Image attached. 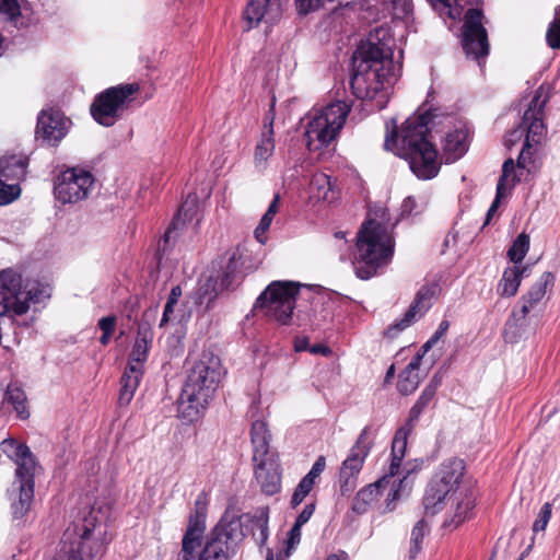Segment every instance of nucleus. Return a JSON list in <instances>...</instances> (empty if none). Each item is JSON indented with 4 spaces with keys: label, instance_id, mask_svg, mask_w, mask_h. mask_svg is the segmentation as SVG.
<instances>
[{
    "label": "nucleus",
    "instance_id": "obj_1",
    "mask_svg": "<svg viewBox=\"0 0 560 560\" xmlns=\"http://www.w3.org/2000/svg\"><path fill=\"white\" fill-rule=\"evenodd\" d=\"M540 97L539 89L525 110L521 124L506 138L509 145L514 144L522 137H524V142L517 156V162L515 163L513 159H508L502 165V174L497 184L498 198L506 197L512 188L521 182L525 173L536 174L541 166L542 147L547 139V127L542 118L546 101H540Z\"/></svg>",
    "mask_w": 560,
    "mask_h": 560
},
{
    "label": "nucleus",
    "instance_id": "obj_2",
    "mask_svg": "<svg viewBox=\"0 0 560 560\" xmlns=\"http://www.w3.org/2000/svg\"><path fill=\"white\" fill-rule=\"evenodd\" d=\"M431 115L415 114L406 119L399 131L393 129L385 137L384 148L408 161L410 170L420 179L435 177L441 161L435 147L427 139Z\"/></svg>",
    "mask_w": 560,
    "mask_h": 560
},
{
    "label": "nucleus",
    "instance_id": "obj_3",
    "mask_svg": "<svg viewBox=\"0 0 560 560\" xmlns=\"http://www.w3.org/2000/svg\"><path fill=\"white\" fill-rule=\"evenodd\" d=\"M393 69L392 51L384 43L369 39L353 55L351 89L361 100H376L383 108L387 101V84Z\"/></svg>",
    "mask_w": 560,
    "mask_h": 560
},
{
    "label": "nucleus",
    "instance_id": "obj_4",
    "mask_svg": "<svg viewBox=\"0 0 560 560\" xmlns=\"http://www.w3.org/2000/svg\"><path fill=\"white\" fill-rule=\"evenodd\" d=\"M220 377V359L212 353H203L188 373L177 400L178 416L189 422L198 419L213 398Z\"/></svg>",
    "mask_w": 560,
    "mask_h": 560
},
{
    "label": "nucleus",
    "instance_id": "obj_5",
    "mask_svg": "<svg viewBox=\"0 0 560 560\" xmlns=\"http://www.w3.org/2000/svg\"><path fill=\"white\" fill-rule=\"evenodd\" d=\"M94 508L82 510L66 528L54 560H93L104 552V532Z\"/></svg>",
    "mask_w": 560,
    "mask_h": 560
},
{
    "label": "nucleus",
    "instance_id": "obj_6",
    "mask_svg": "<svg viewBox=\"0 0 560 560\" xmlns=\"http://www.w3.org/2000/svg\"><path fill=\"white\" fill-rule=\"evenodd\" d=\"M394 254V238L388 228L369 219L358 233L357 254L353 260L355 275L368 280L386 266Z\"/></svg>",
    "mask_w": 560,
    "mask_h": 560
},
{
    "label": "nucleus",
    "instance_id": "obj_7",
    "mask_svg": "<svg viewBox=\"0 0 560 560\" xmlns=\"http://www.w3.org/2000/svg\"><path fill=\"white\" fill-rule=\"evenodd\" d=\"M1 450L16 465L11 490V508L13 517L22 518L28 512L34 499V478L38 464L30 447L14 439L2 441Z\"/></svg>",
    "mask_w": 560,
    "mask_h": 560
},
{
    "label": "nucleus",
    "instance_id": "obj_8",
    "mask_svg": "<svg viewBox=\"0 0 560 560\" xmlns=\"http://www.w3.org/2000/svg\"><path fill=\"white\" fill-rule=\"evenodd\" d=\"M466 471L465 462L458 457H450L441 462L434 470L422 499L424 514L434 516L446 508L450 501L459 493Z\"/></svg>",
    "mask_w": 560,
    "mask_h": 560
},
{
    "label": "nucleus",
    "instance_id": "obj_9",
    "mask_svg": "<svg viewBox=\"0 0 560 560\" xmlns=\"http://www.w3.org/2000/svg\"><path fill=\"white\" fill-rule=\"evenodd\" d=\"M350 113V105L337 101L327 106L314 109L305 129L308 150L317 151L330 144L342 129Z\"/></svg>",
    "mask_w": 560,
    "mask_h": 560
},
{
    "label": "nucleus",
    "instance_id": "obj_10",
    "mask_svg": "<svg viewBox=\"0 0 560 560\" xmlns=\"http://www.w3.org/2000/svg\"><path fill=\"white\" fill-rule=\"evenodd\" d=\"M152 340L153 331L150 324H139L137 337L129 354L128 364L121 376V388L118 397L120 406L129 405L133 398L143 376L144 363L148 360Z\"/></svg>",
    "mask_w": 560,
    "mask_h": 560
},
{
    "label": "nucleus",
    "instance_id": "obj_11",
    "mask_svg": "<svg viewBox=\"0 0 560 560\" xmlns=\"http://www.w3.org/2000/svg\"><path fill=\"white\" fill-rule=\"evenodd\" d=\"M139 90L137 83L118 84L104 90L91 104L92 117L102 126H113L129 107Z\"/></svg>",
    "mask_w": 560,
    "mask_h": 560
},
{
    "label": "nucleus",
    "instance_id": "obj_12",
    "mask_svg": "<svg viewBox=\"0 0 560 560\" xmlns=\"http://www.w3.org/2000/svg\"><path fill=\"white\" fill-rule=\"evenodd\" d=\"M299 289L296 282L273 281L259 295L256 307L279 324L287 325L292 318Z\"/></svg>",
    "mask_w": 560,
    "mask_h": 560
},
{
    "label": "nucleus",
    "instance_id": "obj_13",
    "mask_svg": "<svg viewBox=\"0 0 560 560\" xmlns=\"http://www.w3.org/2000/svg\"><path fill=\"white\" fill-rule=\"evenodd\" d=\"M94 183L91 172L81 167H69L56 176L54 195L63 205L77 203L90 196Z\"/></svg>",
    "mask_w": 560,
    "mask_h": 560
},
{
    "label": "nucleus",
    "instance_id": "obj_14",
    "mask_svg": "<svg viewBox=\"0 0 560 560\" xmlns=\"http://www.w3.org/2000/svg\"><path fill=\"white\" fill-rule=\"evenodd\" d=\"M372 445L373 438L371 435V428L365 427L351 447L348 457L341 464L339 479L342 495L350 493L355 488L357 477L363 467Z\"/></svg>",
    "mask_w": 560,
    "mask_h": 560
},
{
    "label": "nucleus",
    "instance_id": "obj_15",
    "mask_svg": "<svg viewBox=\"0 0 560 560\" xmlns=\"http://www.w3.org/2000/svg\"><path fill=\"white\" fill-rule=\"evenodd\" d=\"M435 396V392L431 388H424L410 409L408 421L400 427L393 439L392 443V452H390V474H395L398 471L401 459L405 458L406 448H407V439L410 432L413 429V422L419 418L421 412L428 407V405L433 400Z\"/></svg>",
    "mask_w": 560,
    "mask_h": 560
},
{
    "label": "nucleus",
    "instance_id": "obj_16",
    "mask_svg": "<svg viewBox=\"0 0 560 560\" xmlns=\"http://www.w3.org/2000/svg\"><path fill=\"white\" fill-rule=\"evenodd\" d=\"M482 20L481 10L469 9L465 14L463 26V48L467 56L477 60L487 57L489 52L488 35Z\"/></svg>",
    "mask_w": 560,
    "mask_h": 560
},
{
    "label": "nucleus",
    "instance_id": "obj_17",
    "mask_svg": "<svg viewBox=\"0 0 560 560\" xmlns=\"http://www.w3.org/2000/svg\"><path fill=\"white\" fill-rule=\"evenodd\" d=\"M24 173L25 164L21 160L12 158L0 162V206L9 205L20 196L18 182Z\"/></svg>",
    "mask_w": 560,
    "mask_h": 560
},
{
    "label": "nucleus",
    "instance_id": "obj_18",
    "mask_svg": "<svg viewBox=\"0 0 560 560\" xmlns=\"http://www.w3.org/2000/svg\"><path fill=\"white\" fill-rule=\"evenodd\" d=\"M436 294V285H423L417 292L416 299L405 313L402 319L386 330V335L390 338L396 337L401 330L410 326L417 318H420L430 308Z\"/></svg>",
    "mask_w": 560,
    "mask_h": 560
},
{
    "label": "nucleus",
    "instance_id": "obj_19",
    "mask_svg": "<svg viewBox=\"0 0 560 560\" xmlns=\"http://www.w3.org/2000/svg\"><path fill=\"white\" fill-rule=\"evenodd\" d=\"M68 120L54 110H42L36 126V138L48 145H56L67 133Z\"/></svg>",
    "mask_w": 560,
    "mask_h": 560
},
{
    "label": "nucleus",
    "instance_id": "obj_20",
    "mask_svg": "<svg viewBox=\"0 0 560 560\" xmlns=\"http://www.w3.org/2000/svg\"><path fill=\"white\" fill-rule=\"evenodd\" d=\"M469 141V128L465 122L458 121L442 140L443 156L446 163H453L463 158L468 151Z\"/></svg>",
    "mask_w": 560,
    "mask_h": 560
},
{
    "label": "nucleus",
    "instance_id": "obj_21",
    "mask_svg": "<svg viewBox=\"0 0 560 560\" xmlns=\"http://www.w3.org/2000/svg\"><path fill=\"white\" fill-rule=\"evenodd\" d=\"M256 463L255 477L264 493L272 495L280 491L281 470L278 459L273 456L254 459Z\"/></svg>",
    "mask_w": 560,
    "mask_h": 560
},
{
    "label": "nucleus",
    "instance_id": "obj_22",
    "mask_svg": "<svg viewBox=\"0 0 560 560\" xmlns=\"http://www.w3.org/2000/svg\"><path fill=\"white\" fill-rule=\"evenodd\" d=\"M282 14V5L279 0H249L244 18L249 27L258 25L261 21L266 23L277 22Z\"/></svg>",
    "mask_w": 560,
    "mask_h": 560
},
{
    "label": "nucleus",
    "instance_id": "obj_23",
    "mask_svg": "<svg viewBox=\"0 0 560 560\" xmlns=\"http://www.w3.org/2000/svg\"><path fill=\"white\" fill-rule=\"evenodd\" d=\"M0 13L18 28L27 27L34 23V12L26 0H0Z\"/></svg>",
    "mask_w": 560,
    "mask_h": 560
},
{
    "label": "nucleus",
    "instance_id": "obj_24",
    "mask_svg": "<svg viewBox=\"0 0 560 560\" xmlns=\"http://www.w3.org/2000/svg\"><path fill=\"white\" fill-rule=\"evenodd\" d=\"M398 474L399 470L392 475L389 465L387 472L380 480L361 489L352 501L353 512L357 514L365 513L371 508V505L377 501L381 494V488L387 485L389 479Z\"/></svg>",
    "mask_w": 560,
    "mask_h": 560
},
{
    "label": "nucleus",
    "instance_id": "obj_25",
    "mask_svg": "<svg viewBox=\"0 0 560 560\" xmlns=\"http://www.w3.org/2000/svg\"><path fill=\"white\" fill-rule=\"evenodd\" d=\"M446 506H450V510L446 513L443 526L456 528L470 517L475 501L467 493H459Z\"/></svg>",
    "mask_w": 560,
    "mask_h": 560
},
{
    "label": "nucleus",
    "instance_id": "obj_26",
    "mask_svg": "<svg viewBox=\"0 0 560 560\" xmlns=\"http://www.w3.org/2000/svg\"><path fill=\"white\" fill-rule=\"evenodd\" d=\"M422 354H416L399 374L397 389L402 395L412 394L419 386L421 380L425 376L431 364L421 372Z\"/></svg>",
    "mask_w": 560,
    "mask_h": 560
},
{
    "label": "nucleus",
    "instance_id": "obj_27",
    "mask_svg": "<svg viewBox=\"0 0 560 560\" xmlns=\"http://www.w3.org/2000/svg\"><path fill=\"white\" fill-rule=\"evenodd\" d=\"M198 560H230L229 536L223 529L215 528L207 538Z\"/></svg>",
    "mask_w": 560,
    "mask_h": 560
},
{
    "label": "nucleus",
    "instance_id": "obj_28",
    "mask_svg": "<svg viewBox=\"0 0 560 560\" xmlns=\"http://www.w3.org/2000/svg\"><path fill=\"white\" fill-rule=\"evenodd\" d=\"M555 276L550 271H545L539 279L530 287L528 292L522 296V317L533 310L546 295L548 289L553 287Z\"/></svg>",
    "mask_w": 560,
    "mask_h": 560
},
{
    "label": "nucleus",
    "instance_id": "obj_29",
    "mask_svg": "<svg viewBox=\"0 0 560 560\" xmlns=\"http://www.w3.org/2000/svg\"><path fill=\"white\" fill-rule=\"evenodd\" d=\"M273 120L264 126L260 138L255 147L254 165L257 170L264 171L267 168L268 161L272 156L276 149Z\"/></svg>",
    "mask_w": 560,
    "mask_h": 560
},
{
    "label": "nucleus",
    "instance_id": "obj_30",
    "mask_svg": "<svg viewBox=\"0 0 560 560\" xmlns=\"http://www.w3.org/2000/svg\"><path fill=\"white\" fill-rule=\"evenodd\" d=\"M311 198L327 202L335 201L339 196L336 180L325 173H316L310 183Z\"/></svg>",
    "mask_w": 560,
    "mask_h": 560
},
{
    "label": "nucleus",
    "instance_id": "obj_31",
    "mask_svg": "<svg viewBox=\"0 0 560 560\" xmlns=\"http://www.w3.org/2000/svg\"><path fill=\"white\" fill-rule=\"evenodd\" d=\"M526 267L512 266L508 267L502 275L501 280L498 283L497 292L502 298L514 296L522 283Z\"/></svg>",
    "mask_w": 560,
    "mask_h": 560
},
{
    "label": "nucleus",
    "instance_id": "obj_32",
    "mask_svg": "<svg viewBox=\"0 0 560 560\" xmlns=\"http://www.w3.org/2000/svg\"><path fill=\"white\" fill-rule=\"evenodd\" d=\"M252 443L254 446L253 459H259L260 457L270 456L269 453V440L270 434L267 429V424L262 420H256L252 424L250 430Z\"/></svg>",
    "mask_w": 560,
    "mask_h": 560
},
{
    "label": "nucleus",
    "instance_id": "obj_33",
    "mask_svg": "<svg viewBox=\"0 0 560 560\" xmlns=\"http://www.w3.org/2000/svg\"><path fill=\"white\" fill-rule=\"evenodd\" d=\"M202 529L190 526L183 537L182 549L176 560H196V551L200 547Z\"/></svg>",
    "mask_w": 560,
    "mask_h": 560
},
{
    "label": "nucleus",
    "instance_id": "obj_34",
    "mask_svg": "<svg viewBox=\"0 0 560 560\" xmlns=\"http://www.w3.org/2000/svg\"><path fill=\"white\" fill-rule=\"evenodd\" d=\"M5 399L12 405L18 417L25 420L30 417L25 392L16 384H10L7 388Z\"/></svg>",
    "mask_w": 560,
    "mask_h": 560
},
{
    "label": "nucleus",
    "instance_id": "obj_35",
    "mask_svg": "<svg viewBox=\"0 0 560 560\" xmlns=\"http://www.w3.org/2000/svg\"><path fill=\"white\" fill-rule=\"evenodd\" d=\"M278 202H279V197L276 196L273 198V200L271 201V203L269 205L266 213L260 219L259 224L255 229V232H254L255 237L260 244L266 243V240H267L266 232L268 231V229L273 220V217L278 212Z\"/></svg>",
    "mask_w": 560,
    "mask_h": 560
},
{
    "label": "nucleus",
    "instance_id": "obj_36",
    "mask_svg": "<svg viewBox=\"0 0 560 560\" xmlns=\"http://www.w3.org/2000/svg\"><path fill=\"white\" fill-rule=\"evenodd\" d=\"M529 249V236L526 233H521L513 242L512 246L508 250V257L514 264L523 261Z\"/></svg>",
    "mask_w": 560,
    "mask_h": 560
},
{
    "label": "nucleus",
    "instance_id": "obj_37",
    "mask_svg": "<svg viewBox=\"0 0 560 560\" xmlns=\"http://www.w3.org/2000/svg\"><path fill=\"white\" fill-rule=\"evenodd\" d=\"M429 533V525L424 520H420L411 530L410 537V559H413L421 550V544L424 536Z\"/></svg>",
    "mask_w": 560,
    "mask_h": 560
},
{
    "label": "nucleus",
    "instance_id": "obj_38",
    "mask_svg": "<svg viewBox=\"0 0 560 560\" xmlns=\"http://www.w3.org/2000/svg\"><path fill=\"white\" fill-rule=\"evenodd\" d=\"M386 10L394 19H406L412 13L411 0H385Z\"/></svg>",
    "mask_w": 560,
    "mask_h": 560
},
{
    "label": "nucleus",
    "instance_id": "obj_39",
    "mask_svg": "<svg viewBox=\"0 0 560 560\" xmlns=\"http://www.w3.org/2000/svg\"><path fill=\"white\" fill-rule=\"evenodd\" d=\"M315 483L316 480L312 479V477H308L306 475L301 479L291 498L292 508H296L303 502L306 495L314 488Z\"/></svg>",
    "mask_w": 560,
    "mask_h": 560
},
{
    "label": "nucleus",
    "instance_id": "obj_40",
    "mask_svg": "<svg viewBox=\"0 0 560 560\" xmlns=\"http://www.w3.org/2000/svg\"><path fill=\"white\" fill-rule=\"evenodd\" d=\"M182 296V289L179 285L172 288L167 298L164 312L160 322V327L165 326L172 317L175 306L177 305L179 298Z\"/></svg>",
    "mask_w": 560,
    "mask_h": 560
},
{
    "label": "nucleus",
    "instance_id": "obj_41",
    "mask_svg": "<svg viewBox=\"0 0 560 560\" xmlns=\"http://www.w3.org/2000/svg\"><path fill=\"white\" fill-rule=\"evenodd\" d=\"M546 39L551 48L560 49V7L556 8L555 19L549 25Z\"/></svg>",
    "mask_w": 560,
    "mask_h": 560
},
{
    "label": "nucleus",
    "instance_id": "obj_42",
    "mask_svg": "<svg viewBox=\"0 0 560 560\" xmlns=\"http://www.w3.org/2000/svg\"><path fill=\"white\" fill-rule=\"evenodd\" d=\"M551 512H552V505L551 503L549 502H546L539 513H538V516L536 518V521L534 522L533 524V530L535 533H538V532H542L546 529L549 521H550V517H551Z\"/></svg>",
    "mask_w": 560,
    "mask_h": 560
},
{
    "label": "nucleus",
    "instance_id": "obj_43",
    "mask_svg": "<svg viewBox=\"0 0 560 560\" xmlns=\"http://www.w3.org/2000/svg\"><path fill=\"white\" fill-rule=\"evenodd\" d=\"M179 224V219H174L170 224L168 229L165 231L163 238L159 242L158 250L159 253L165 254L168 250L171 242L177 236V229Z\"/></svg>",
    "mask_w": 560,
    "mask_h": 560
},
{
    "label": "nucleus",
    "instance_id": "obj_44",
    "mask_svg": "<svg viewBox=\"0 0 560 560\" xmlns=\"http://www.w3.org/2000/svg\"><path fill=\"white\" fill-rule=\"evenodd\" d=\"M404 460V458L401 459V462ZM424 462L423 459L421 458H416L413 460H409L407 463L404 464L402 466V463L400 464V467H399V472H402L405 474L404 478L399 480V485H404L407 479H408V476L415 471H418L422 468Z\"/></svg>",
    "mask_w": 560,
    "mask_h": 560
},
{
    "label": "nucleus",
    "instance_id": "obj_45",
    "mask_svg": "<svg viewBox=\"0 0 560 560\" xmlns=\"http://www.w3.org/2000/svg\"><path fill=\"white\" fill-rule=\"evenodd\" d=\"M301 526H298V524L294 523L292 528L290 529L288 534L287 539V553L289 555L290 550L294 548L296 545L301 541Z\"/></svg>",
    "mask_w": 560,
    "mask_h": 560
},
{
    "label": "nucleus",
    "instance_id": "obj_46",
    "mask_svg": "<svg viewBox=\"0 0 560 560\" xmlns=\"http://www.w3.org/2000/svg\"><path fill=\"white\" fill-rule=\"evenodd\" d=\"M314 511H315L314 503L306 504L304 506V509L302 510V512L298 515V517L295 520V524H298V526L302 527L304 524H306L310 521Z\"/></svg>",
    "mask_w": 560,
    "mask_h": 560
},
{
    "label": "nucleus",
    "instance_id": "obj_47",
    "mask_svg": "<svg viewBox=\"0 0 560 560\" xmlns=\"http://www.w3.org/2000/svg\"><path fill=\"white\" fill-rule=\"evenodd\" d=\"M98 328L105 334H113L116 327V317L106 316L102 317L97 324Z\"/></svg>",
    "mask_w": 560,
    "mask_h": 560
},
{
    "label": "nucleus",
    "instance_id": "obj_48",
    "mask_svg": "<svg viewBox=\"0 0 560 560\" xmlns=\"http://www.w3.org/2000/svg\"><path fill=\"white\" fill-rule=\"evenodd\" d=\"M326 467V459L324 456H319L316 462L313 464L311 470L306 474V476L312 477V479L317 480L320 474L324 471Z\"/></svg>",
    "mask_w": 560,
    "mask_h": 560
},
{
    "label": "nucleus",
    "instance_id": "obj_49",
    "mask_svg": "<svg viewBox=\"0 0 560 560\" xmlns=\"http://www.w3.org/2000/svg\"><path fill=\"white\" fill-rule=\"evenodd\" d=\"M404 485H399L396 487V488H393L390 490V492L387 494V499H386V508L388 511H393L394 508H395V502L397 500H399L400 498V489L402 488Z\"/></svg>",
    "mask_w": 560,
    "mask_h": 560
},
{
    "label": "nucleus",
    "instance_id": "obj_50",
    "mask_svg": "<svg viewBox=\"0 0 560 560\" xmlns=\"http://www.w3.org/2000/svg\"><path fill=\"white\" fill-rule=\"evenodd\" d=\"M308 351L313 354H322L325 357L331 353V350L327 346L322 343L313 345L312 347L308 348Z\"/></svg>",
    "mask_w": 560,
    "mask_h": 560
},
{
    "label": "nucleus",
    "instance_id": "obj_51",
    "mask_svg": "<svg viewBox=\"0 0 560 560\" xmlns=\"http://www.w3.org/2000/svg\"><path fill=\"white\" fill-rule=\"evenodd\" d=\"M450 324L447 320H442L439 325L438 330L432 336V341H438L448 329Z\"/></svg>",
    "mask_w": 560,
    "mask_h": 560
},
{
    "label": "nucleus",
    "instance_id": "obj_52",
    "mask_svg": "<svg viewBox=\"0 0 560 560\" xmlns=\"http://www.w3.org/2000/svg\"><path fill=\"white\" fill-rule=\"evenodd\" d=\"M502 198H498V194L495 195V199L494 201L492 202L491 207L489 208L488 212H487V218H486V222L485 224H488L491 220V217L493 215V213L497 211L498 207H499V203H500V200Z\"/></svg>",
    "mask_w": 560,
    "mask_h": 560
},
{
    "label": "nucleus",
    "instance_id": "obj_53",
    "mask_svg": "<svg viewBox=\"0 0 560 560\" xmlns=\"http://www.w3.org/2000/svg\"><path fill=\"white\" fill-rule=\"evenodd\" d=\"M442 376L436 373L430 381V383L425 386L427 388H431L436 393L438 387L441 385Z\"/></svg>",
    "mask_w": 560,
    "mask_h": 560
},
{
    "label": "nucleus",
    "instance_id": "obj_54",
    "mask_svg": "<svg viewBox=\"0 0 560 560\" xmlns=\"http://www.w3.org/2000/svg\"><path fill=\"white\" fill-rule=\"evenodd\" d=\"M436 341H432V337L421 347V350L417 353V354H422V358L424 357V354L429 351V349H431V347L435 343Z\"/></svg>",
    "mask_w": 560,
    "mask_h": 560
},
{
    "label": "nucleus",
    "instance_id": "obj_55",
    "mask_svg": "<svg viewBox=\"0 0 560 560\" xmlns=\"http://www.w3.org/2000/svg\"><path fill=\"white\" fill-rule=\"evenodd\" d=\"M432 4H443L444 7H451L453 0H428Z\"/></svg>",
    "mask_w": 560,
    "mask_h": 560
},
{
    "label": "nucleus",
    "instance_id": "obj_56",
    "mask_svg": "<svg viewBox=\"0 0 560 560\" xmlns=\"http://www.w3.org/2000/svg\"><path fill=\"white\" fill-rule=\"evenodd\" d=\"M112 335H113V334H105V332H103V334H102V336H101V338H100V342H101L103 346L108 345V342H109V340H110V338H112Z\"/></svg>",
    "mask_w": 560,
    "mask_h": 560
},
{
    "label": "nucleus",
    "instance_id": "obj_57",
    "mask_svg": "<svg viewBox=\"0 0 560 560\" xmlns=\"http://www.w3.org/2000/svg\"><path fill=\"white\" fill-rule=\"evenodd\" d=\"M306 343L307 341L306 340H303V341H299L295 343V350L296 351H303V350H308V348L306 347Z\"/></svg>",
    "mask_w": 560,
    "mask_h": 560
},
{
    "label": "nucleus",
    "instance_id": "obj_58",
    "mask_svg": "<svg viewBox=\"0 0 560 560\" xmlns=\"http://www.w3.org/2000/svg\"><path fill=\"white\" fill-rule=\"evenodd\" d=\"M394 374H395V366L390 365L389 369L386 372V377H385L386 381H389L390 378H393Z\"/></svg>",
    "mask_w": 560,
    "mask_h": 560
},
{
    "label": "nucleus",
    "instance_id": "obj_59",
    "mask_svg": "<svg viewBox=\"0 0 560 560\" xmlns=\"http://www.w3.org/2000/svg\"><path fill=\"white\" fill-rule=\"evenodd\" d=\"M211 287V283H206L205 285L200 287L199 289V292H202L200 293V299L202 298V294H206L209 290V288Z\"/></svg>",
    "mask_w": 560,
    "mask_h": 560
},
{
    "label": "nucleus",
    "instance_id": "obj_60",
    "mask_svg": "<svg viewBox=\"0 0 560 560\" xmlns=\"http://www.w3.org/2000/svg\"><path fill=\"white\" fill-rule=\"evenodd\" d=\"M415 200L412 197H408L405 201H404V208L405 210L409 208V206L413 205Z\"/></svg>",
    "mask_w": 560,
    "mask_h": 560
},
{
    "label": "nucleus",
    "instance_id": "obj_61",
    "mask_svg": "<svg viewBox=\"0 0 560 560\" xmlns=\"http://www.w3.org/2000/svg\"><path fill=\"white\" fill-rule=\"evenodd\" d=\"M229 277H230V273L228 272V273L225 275V278L222 280V285H223V287H228V285H229V282H228Z\"/></svg>",
    "mask_w": 560,
    "mask_h": 560
},
{
    "label": "nucleus",
    "instance_id": "obj_62",
    "mask_svg": "<svg viewBox=\"0 0 560 560\" xmlns=\"http://www.w3.org/2000/svg\"><path fill=\"white\" fill-rule=\"evenodd\" d=\"M326 560H339L337 555H330Z\"/></svg>",
    "mask_w": 560,
    "mask_h": 560
},
{
    "label": "nucleus",
    "instance_id": "obj_63",
    "mask_svg": "<svg viewBox=\"0 0 560 560\" xmlns=\"http://www.w3.org/2000/svg\"><path fill=\"white\" fill-rule=\"evenodd\" d=\"M523 558H524V555H522L517 560H523Z\"/></svg>",
    "mask_w": 560,
    "mask_h": 560
}]
</instances>
